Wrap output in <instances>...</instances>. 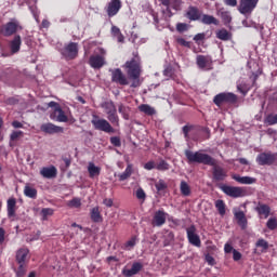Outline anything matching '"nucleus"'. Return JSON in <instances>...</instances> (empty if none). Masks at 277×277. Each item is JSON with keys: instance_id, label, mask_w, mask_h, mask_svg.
I'll return each mask as SVG.
<instances>
[{"instance_id": "nucleus-51", "label": "nucleus", "mask_w": 277, "mask_h": 277, "mask_svg": "<svg viewBox=\"0 0 277 277\" xmlns=\"http://www.w3.org/2000/svg\"><path fill=\"white\" fill-rule=\"evenodd\" d=\"M155 187L157 192H164V189H168V184L163 180H160L155 184Z\"/></svg>"}, {"instance_id": "nucleus-5", "label": "nucleus", "mask_w": 277, "mask_h": 277, "mask_svg": "<svg viewBox=\"0 0 277 277\" xmlns=\"http://www.w3.org/2000/svg\"><path fill=\"white\" fill-rule=\"evenodd\" d=\"M22 30L23 26H21V22H18L16 18H12L10 22L2 26L0 34L5 36V38H10V36H14V34Z\"/></svg>"}, {"instance_id": "nucleus-6", "label": "nucleus", "mask_w": 277, "mask_h": 277, "mask_svg": "<svg viewBox=\"0 0 277 277\" xmlns=\"http://www.w3.org/2000/svg\"><path fill=\"white\" fill-rule=\"evenodd\" d=\"M91 124H93L96 131H103L104 133H115L116 130L111 127V123L106 119H101L98 116L93 115V119L91 120Z\"/></svg>"}, {"instance_id": "nucleus-9", "label": "nucleus", "mask_w": 277, "mask_h": 277, "mask_svg": "<svg viewBox=\"0 0 277 277\" xmlns=\"http://www.w3.org/2000/svg\"><path fill=\"white\" fill-rule=\"evenodd\" d=\"M220 189H222L226 196H229L230 198H243V196H246V190L243 187L222 185L220 186Z\"/></svg>"}, {"instance_id": "nucleus-16", "label": "nucleus", "mask_w": 277, "mask_h": 277, "mask_svg": "<svg viewBox=\"0 0 277 277\" xmlns=\"http://www.w3.org/2000/svg\"><path fill=\"white\" fill-rule=\"evenodd\" d=\"M166 220H168V213L163 210H158L154 213L151 225L161 227L166 224Z\"/></svg>"}, {"instance_id": "nucleus-11", "label": "nucleus", "mask_w": 277, "mask_h": 277, "mask_svg": "<svg viewBox=\"0 0 277 277\" xmlns=\"http://www.w3.org/2000/svg\"><path fill=\"white\" fill-rule=\"evenodd\" d=\"M213 103L216 104L217 107H221L224 103H237V95L234 93H220L214 96Z\"/></svg>"}, {"instance_id": "nucleus-14", "label": "nucleus", "mask_w": 277, "mask_h": 277, "mask_svg": "<svg viewBox=\"0 0 277 277\" xmlns=\"http://www.w3.org/2000/svg\"><path fill=\"white\" fill-rule=\"evenodd\" d=\"M186 235L188 242L192 246H195L196 248H200L201 241H200V236L196 233V226L192 225L188 228H186Z\"/></svg>"}, {"instance_id": "nucleus-33", "label": "nucleus", "mask_w": 277, "mask_h": 277, "mask_svg": "<svg viewBox=\"0 0 277 277\" xmlns=\"http://www.w3.org/2000/svg\"><path fill=\"white\" fill-rule=\"evenodd\" d=\"M25 133L21 130L12 131L10 134V146H14V142H18V140H21V137H23Z\"/></svg>"}, {"instance_id": "nucleus-49", "label": "nucleus", "mask_w": 277, "mask_h": 277, "mask_svg": "<svg viewBox=\"0 0 277 277\" xmlns=\"http://www.w3.org/2000/svg\"><path fill=\"white\" fill-rule=\"evenodd\" d=\"M68 207L71 209H79L81 207V199L79 198H74L70 201H68Z\"/></svg>"}, {"instance_id": "nucleus-63", "label": "nucleus", "mask_w": 277, "mask_h": 277, "mask_svg": "<svg viewBox=\"0 0 277 277\" xmlns=\"http://www.w3.org/2000/svg\"><path fill=\"white\" fill-rule=\"evenodd\" d=\"M233 250H235V249L233 248V246H230V245H228V243H226V245L224 246V251L226 252V254H230V252H233Z\"/></svg>"}, {"instance_id": "nucleus-34", "label": "nucleus", "mask_w": 277, "mask_h": 277, "mask_svg": "<svg viewBox=\"0 0 277 277\" xmlns=\"http://www.w3.org/2000/svg\"><path fill=\"white\" fill-rule=\"evenodd\" d=\"M24 196L36 199L38 197V190L29 185H26L24 187Z\"/></svg>"}, {"instance_id": "nucleus-55", "label": "nucleus", "mask_w": 277, "mask_h": 277, "mask_svg": "<svg viewBox=\"0 0 277 277\" xmlns=\"http://www.w3.org/2000/svg\"><path fill=\"white\" fill-rule=\"evenodd\" d=\"M110 144H113V146H117V147L122 146V143L120 142V137H118V136L110 137Z\"/></svg>"}, {"instance_id": "nucleus-23", "label": "nucleus", "mask_w": 277, "mask_h": 277, "mask_svg": "<svg viewBox=\"0 0 277 277\" xmlns=\"http://www.w3.org/2000/svg\"><path fill=\"white\" fill-rule=\"evenodd\" d=\"M232 179L240 185H254V183H256V177L252 176H241L239 174H234Z\"/></svg>"}, {"instance_id": "nucleus-28", "label": "nucleus", "mask_w": 277, "mask_h": 277, "mask_svg": "<svg viewBox=\"0 0 277 277\" xmlns=\"http://www.w3.org/2000/svg\"><path fill=\"white\" fill-rule=\"evenodd\" d=\"M21 44H22V40H21V35H16L13 40L10 42V49H11V53H18V51H21Z\"/></svg>"}, {"instance_id": "nucleus-38", "label": "nucleus", "mask_w": 277, "mask_h": 277, "mask_svg": "<svg viewBox=\"0 0 277 277\" xmlns=\"http://www.w3.org/2000/svg\"><path fill=\"white\" fill-rule=\"evenodd\" d=\"M140 243V238L137 236H132L126 243L124 248L126 250H133L135 246Z\"/></svg>"}, {"instance_id": "nucleus-37", "label": "nucleus", "mask_w": 277, "mask_h": 277, "mask_svg": "<svg viewBox=\"0 0 277 277\" xmlns=\"http://www.w3.org/2000/svg\"><path fill=\"white\" fill-rule=\"evenodd\" d=\"M216 38L219 40H223L224 42H226V41L230 40L232 35H230V32H228V30L223 28V29H220L216 31Z\"/></svg>"}, {"instance_id": "nucleus-20", "label": "nucleus", "mask_w": 277, "mask_h": 277, "mask_svg": "<svg viewBox=\"0 0 277 277\" xmlns=\"http://www.w3.org/2000/svg\"><path fill=\"white\" fill-rule=\"evenodd\" d=\"M105 64V57L101 55H91L89 58V65L91 68H94L95 70H98L100 68H103Z\"/></svg>"}, {"instance_id": "nucleus-25", "label": "nucleus", "mask_w": 277, "mask_h": 277, "mask_svg": "<svg viewBox=\"0 0 277 277\" xmlns=\"http://www.w3.org/2000/svg\"><path fill=\"white\" fill-rule=\"evenodd\" d=\"M255 211L259 213L260 217L267 220V217H269V213H272V208L265 203L259 202L255 207Z\"/></svg>"}, {"instance_id": "nucleus-31", "label": "nucleus", "mask_w": 277, "mask_h": 277, "mask_svg": "<svg viewBox=\"0 0 277 277\" xmlns=\"http://www.w3.org/2000/svg\"><path fill=\"white\" fill-rule=\"evenodd\" d=\"M138 111H142V114H145V116H155V114H157L155 107L148 104H141L138 106Z\"/></svg>"}, {"instance_id": "nucleus-40", "label": "nucleus", "mask_w": 277, "mask_h": 277, "mask_svg": "<svg viewBox=\"0 0 277 277\" xmlns=\"http://www.w3.org/2000/svg\"><path fill=\"white\" fill-rule=\"evenodd\" d=\"M133 174V164H128L124 172L119 174V181H127Z\"/></svg>"}, {"instance_id": "nucleus-4", "label": "nucleus", "mask_w": 277, "mask_h": 277, "mask_svg": "<svg viewBox=\"0 0 277 277\" xmlns=\"http://www.w3.org/2000/svg\"><path fill=\"white\" fill-rule=\"evenodd\" d=\"M161 5L166 8V10L162 11V14H166L167 18H172V10H175V12H180L183 5V0H158Z\"/></svg>"}, {"instance_id": "nucleus-35", "label": "nucleus", "mask_w": 277, "mask_h": 277, "mask_svg": "<svg viewBox=\"0 0 277 277\" xmlns=\"http://www.w3.org/2000/svg\"><path fill=\"white\" fill-rule=\"evenodd\" d=\"M91 220L92 222H95V223L103 222V216L101 215V210L98 209V207H94L91 210Z\"/></svg>"}, {"instance_id": "nucleus-45", "label": "nucleus", "mask_w": 277, "mask_h": 277, "mask_svg": "<svg viewBox=\"0 0 277 277\" xmlns=\"http://www.w3.org/2000/svg\"><path fill=\"white\" fill-rule=\"evenodd\" d=\"M16 277H24L27 274V264L18 263V267L15 268Z\"/></svg>"}, {"instance_id": "nucleus-10", "label": "nucleus", "mask_w": 277, "mask_h": 277, "mask_svg": "<svg viewBox=\"0 0 277 277\" xmlns=\"http://www.w3.org/2000/svg\"><path fill=\"white\" fill-rule=\"evenodd\" d=\"M259 5V0H240L238 5V12L240 14H252Z\"/></svg>"}, {"instance_id": "nucleus-29", "label": "nucleus", "mask_w": 277, "mask_h": 277, "mask_svg": "<svg viewBox=\"0 0 277 277\" xmlns=\"http://www.w3.org/2000/svg\"><path fill=\"white\" fill-rule=\"evenodd\" d=\"M88 172H89L90 179L100 176L101 175V167H96V164H94V162H89Z\"/></svg>"}, {"instance_id": "nucleus-57", "label": "nucleus", "mask_w": 277, "mask_h": 277, "mask_svg": "<svg viewBox=\"0 0 277 277\" xmlns=\"http://www.w3.org/2000/svg\"><path fill=\"white\" fill-rule=\"evenodd\" d=\"M155 168H157L155 161H148L144 164L145 170H155Z\"/></svg>"}, {"instance_id": "nucleus-24", "label": "nucleus", "mask_w": 277, "mask_h": 277, "mask_svg": "<svg viewBox=\"0 0 277 277\" xmlns=\"http://www.w3.org/2000/svg\"><path fill=\"white\" fill-rule=\"evenodd\" d=\"M40 174L43 176V179H55V176H57V168L54 166L43 167L40 170Z\"/></svg>"}, {"instance_id": "nucleus-8", "label": "nucleus", "mask_w": 277, "mask_h": 277, "mask_svg": "<svg viewBox=\"0 0 277 277\" xmlns=\"http://www.w3.org/2000/svg\"><path fill=\"white\" fill-rule=\"evenodd\" d=\"M277 153L264 151L256 156L258 166H274L276 163Z\"/></svg>"}, {"instance_id": "nucleus-27", "label": "nucleus", "mask_w": 277, "mask_h": 277, "mask_svg": "<svg viewBox=\"0 0 277 277\" xmlns=\"http://www.w3.org/2000/svg\"><path fill=\"white\" fill-rule=\"evenodd\" d=\"M234 216L236 217L240 228L245 230L248 227V219H246V213L243 211H235Z\"/></svg>"}, {"instance_id": "nucleus-22", "label": "nucleus", "mask_w": 277, "mask_h": 277, "mask_svg": "<svg viewBox=\"0 0 277 277\" xmlns=\"http://www.w3.org/2000/svg\"><path fill=\"white\" fill-rule=\"evenodd\" d=\"M6 213L8 217L14 222V219L16 217V199L15 198H9L6 201Z\"/></svg>"}, {"instance_id": "nucleus-58", "label": "nucleus", "mask_w": 277, "mask_h": 277, "mask_svg": "<svg viewBox=\"0 0 277 277\" xmlns=\"http://www.w3.org/2000/svg\"><path fill=\"white\" fill-rule=\"evenodd\" d=\"M233 260L234 261H241V252H239L236 249H234L233 250Z\"/></svg>"}, {"instance_id": "nucleus-15", "label": "nucleus", "mask_w": 277, "mask_h": 277, "mask_svg": "<svg viewBox=\"0 0 277 277\" xmlns=\"http://www.w3.org/2000/svg\"><path fill=\"white\" fill-rule=\"evenodd\" d=\"M144 269V264L142 262H133L131 268H127L124 267L122 269V275L124 277H133V276H137V274Z\"/></svg>"}, {"instance_id": "nucleus-60", "label": "nucleus", "mask_w": 277, "mask_h": 277, "mask_svg": "<svg viewBox=\"0 0 277 277\" xmlns=\"http://www.w3.org/2000/svg\"><path fill=\"white\" fill-rule=\"evenodd\" d=\"M206 36H207V35H206L205 32L197 34V35L194 37V40H195V42H201V40H205Z\"/></svg>"}, {"instance_id": "nucleus-13", "label": "nucleus", "mask_w": 277, "mask_h": 277, "mask_svg": "<svg viewBox=\"0 0 277 277\" xmlns=\"http://www.w3.org/2000/svg\"><path fill=\"white\" fill-rule=\"evenodd\" d=\"M111 81L119 85H129L131 79H129V77L127 78V75L122 72V69L116 68L111 70Z\"/></svg>"}, {"instance_id": "nucleus-56", "label": "nucleus", "mask_w": 277, "mask_h": 277, "mask_svg": "<svg viewBox=\"0 0 277 277\" xmlns=\"http://www.w3.org/2000/svg\"><path fill=\"white\" fill-rule=\"evenodd\" d=\"M177 44H181V47H186L187 49L192 47V43H189V41L185 40L184 38H179Z\"/></svg>"}, {"instance_id": "nucleus-7", "label": "nucleus", "mask_w": 277, "mask_h": 277, "mask_svg": "<svg viewBox=\"0 0 277 277\" xmlns=\"http://www.w3.org/2000/svg\"><path fill=\"white\" fill-rule=\"evenodd\" d=\"M61 55L67 60H75L79 55V45L75 42H70L60 50Z\"/></svg>"}, {"instance_id": "nucleus-41", "label": "nucleus", "mask_w": 277, "mask_h": 277, "mask_svg": "<svg viewBox=\"0 0 277 277\" xmlns=\"http://www.w3.org/2000/svg\"><path fill=\"white\" fill-rule=\"evenodd\" d=\"M255 248H261V252H267V250H269V242L263 238H260L255 242Z\"/></svg>"}, {"instance_id": "nucleus-62", "label": "nucleus", "mask_w": 277, "mask_h": 277, "mask_svg": "<svg viewBox=\"0 0 277 277\" xmlns=\"http://www.w3.org/2000/svg\"><path fill=\"white\" fill-rule=\"evenodd\" d=\"M103 205H105V207L111 208V207H114V200L110 198H105L103 200Z\"/></svg>"}, {"instance_id": "nucleus-26", "label": "nucleus", "mask_w": 277, "mask_h": 277, "mask_svg": "<svg viewBox=\"0 0 277 277\" xmlns=\"http://www.w3.org/2000/svg\"><path fill=\"white\" fill-rule=\"evenodd\" d=\"M27 261H29V249L27 248H21L16 252V262L22 264H27Z\"/></svg>"}, {"instance_id": "nucleus-30", "label": "nucleus", "mask_w": 277, "mask_h": 277, "mask_svg": "<svg viewBox=\"0 0 277 277\" xmlns=\"http://www.w3.org/2000/svg\"><path fill=\"white\" fill-rule=\"evenodd\" d=\"M200 21L203 25H220V21H217L215 16L209 14L201 15Z\"/></svg>"}, {"instance_id": "nucleus-12", "label": "nucleus", "mask_w": 277, "mask_h": 277, "mask_svg": "<svg viewBox=\"0 0 277 277\" xmlns=\"http://www.w3.org/2000/svg\"><path fill=\"white\" fill-rule=\"evenodd\" d=\"M122 10V1L121 0H110L105 6V12L108 18H114Z\"/></svg>"}, {"instance_id": "nucleus-50", "label": "nucleus", "mask_w": 277, "mask_h": 277, "mask_svg": "<svg viewBox=\"0 0 277 277\" xmlns=\"http://www.w3.org/2000/svg\"><path fill=\"white\" fill-rule=\"evenodd\" d=\"M265 123L269 127L277 124V115H268L265 119Z\"/></svg>"}, {"instance_id": "nucleus-59", "label": "nucleus", "mask_w": 277, "mask_h": 277, "mask_svg": "<svg viewBox=\"0 0 277 277\" xmlns=\"http://www.w3.org/2000/svg\"><path fill=\"white\" fill-rule=\"evenodd\" d=\"M223 2L229 8H237V0H223Z\"/></svg>"}, {"instance_id": "nucleus-2", "label": "nucleus", "mask_w": 277, "mask_h": 277, "mask_svg": "<svg viewBox=\"0 0 277 277\" xmlns=\"http://www.w3.org/2000/svg\"><path fill=\"white\" fill-rule=\"evenodd\" d=\"M123 68L126 69L128 78L132 81L130 88H140V85H142V80L140 79V77H142V60L140 55L134 53L133 57L126 62Z\"/></svg>"}, {"instance_id": "nucleus-36", "label": "nucleus", "mask_w": 277, "mask_h": 277, "mask_svg": "<svg viewBox=\"0 0 277 277\" xmlns=\"http://www.w3.org/2000/svg\"><path fill=\"white\" fill-rule=\"evenodd\" d=\"M111 36L117 38V42H124V35H122V31H120L118 26L111 27Z\"/></svg>"}, {"instance_id": "nucleus-18", "label": "nucleus", "mask_w": 277, "mask_h": 277, "mask_svg": "<svg viewBox=\"0 0 277 277\" xmlns=\"http://www.w3.org/2000/svg\"><path fill=\"white\" fill-rule=\"evenodd\" d=\"M196 63L198 68L209 70L211 69V64H213V61L211 60V56L197 55Z\"/></svg>"}, {"instance_id": "nucleus-61", "label": "nucleus", "mask_w": 277, "mask_h": 277, "mask_svg": "<svg viewBox=\"0 0 277 277\" xmlns=\"http://www.w3.org/2000/svg\"><path fill=\"white\" fill-rule=\"evenodd\" d=\"M206 262L208 263V265H215V259L212 255L207 254Z\"/></svg>"}, {"instance_id": "nucleus-3", "label": "nucleus", "mask_w": 277, "mask_h": 277, "mask_svg": "<svg viewBox=\"0 0 277 277\" xmlns=\"http://www.w3.org/2000/svg\"><path fill=\"white\" fill-rule=\"evenodd\" d=\"M100 107L104 109L105 114L107 115V120L115 124L116 127L120 126V118L118 117V110L116 109V104L114 101H106L103 102Z\"/></svg>"}, {"instance_id": "nucleus-39", "label": "nucleus", "mask_w": 277, "mask_h": 277, "mask_svg": "<svg viewBox=\"0 0 277 277\" xmlns=\"http://www.w3.org/2000/svg\"><path fill=\"white\" fill-rule=\"evenodd\" d=\"M180 192H181L182 196H190L192 187H189V184H187V182L182 181L180 184Z\"/></svg>"}, {"instance_id": "nucleus-21", "label": "nucleus", "mask_w": 277, "mask_h": 277, "mask_svg": "<svg viewBox=\"0 0 277 277\" xmlns=\"http://www.w3.org/2000/svg\"><path fill=\"white\" fill-rule=\"evenodd\" d=\"M51 120H56V122H68V117L66 113L62 110V107L53 109V113L50 115Z\"/></svg>"}, {"instance_id": "nucleus-52", "label": "nucleus", "mask_w": 277, "mask_h": 277, "mask_svg": "<svg viewBox=\"0 0 277 277\" xmlns=\"http://www.w3.org/2000/svg\"><path fill=\"white\" fill-rule=\"evenodd\" d=\"M174 241V233L172 232H169L166 236V239L163 241V246L167 247V246H170V243Z\"/></svg>"}, {"instance_id": "nucleus-32", "label": "nucleus", "mask_w": 277, "mask_h": 277, "mask_svg": "<svg viewBox=\"0 0 277 277\" xmlns=\"http://www.w3.org/2000/svg\"><path fill=\"white\" fill-rule=\"evenodd\" d=\"M251 88L252 87L248 84L246 80H239V82L237 83V90L240 94H243V96H246V94L250 92Z\"/></svg>"}, {"instance_id": "nucleus-48", "label": "nucleus", "mask_w": 277, "mask_h": 277, "mask_svg": "<svg viewBox=\"0 0 277 277\" xmlns=\"http://www.w3.org/2000/svg\"><path fill=\"white\" fill-rule=\"evenodd\" d=\"M266 226L269 230H276L277 229V219L276 217H271L267 221Z\"/></svg>"}, {"instance_id": "nucleus-46", "label": "nucleus", "mask_w": 277, "mask_h": 277, "mask_svg": "<svg viewBox=\"0 0 277 277\" xmlns=\"http://www.w3.org/2000/svg\"><path fill=\"white\" fill-rule=\"evenodd\" d=\"M118 111L119 114H121L124 120H129V108L127 106H124L123 104H120Z\"/></svg>"}, {"instance_id": "nucleus-43", "label": "nucleus", "mask_w": 277, "mask_h": 277, "mask_svg": "<svg viewBox=\"0 0 277 277\" xmlns=\"http://www.w3.org/2000/svg\"><path fill=\"white\" fill-rule=\"evenodd\" d=\"M219 16H221L222 21L225 24H228V23H230L233 21V17L230 16V12L225 11L224 9H221L219 11Z\"/></svg>"}, {"instance_id": "nucleus-17", "label": "nucleus", "mask_w": 277, "mask_h": 277, "mask_svg": "<svg viewBox=\"0 0 277 277\" xmlns=\"http://www.w3.org/2000/svg\"><path fill=\"white\" fill-rule=\"evenodd\" d=\"M41 131L43 133H48L49 135H53L55 133H63L64 132V128L60 127V126H55L53 123H43L40 127Z\"/></svg>"}, {"instance_id": "nucleus-1", "label": "nucleus", "mask_w": 277, "mask_h": 277, "mask_svg": "<svg viewBox=\"0 0 277 277\" xmlns=\"http://www.w3.org/2000/svg\"><path fill=\"white\" fill-rule=\"evenodd\" d=\"M184 155L188 163H202L203 166H212V176L213 181H226L228 177V172L221 166H217V161L208 154L202 151H192L186 149Z\"/></svg>"}, {"instance_id": "nucleus-47", "label": "nucleus", "mask_w": 277, "mask_h": 277, "mask_svg": "<svg viewBox=\"0 0 277 277\" xmlns=\"http://www.w3.org/2000/svg\"><path fill=\"white\" fill-rule=\"evenodd\" d=\"M53 213H55V210H53L52 208H43L41 210L42 220H47L48 217H51Z\"/></svg>"}, {"instance_id": "nucleus-42", "label": "nucleus", "mask_w": 277, "mask_h": 277, "mask_svg": "<svg viewBox=\"0 0 277 277\" xmlns=\"http://www.w3.org/2000/svg\"><path fill=\"white\" fill-rule=\"evenodd\" d=\"M214 205L220 215H226V203H224V200L217 199Z\"/></svg>"}, {"instance_id": "nucleus-19", "label": "nucleus", "mask_w": 277, "mask_h": 277, "mask_svg": "<svg viewBox=\"0 0 277 277\" xmlns=\"http://www.w3.org/2000/svg\"><path fill=\"white\" fill-rule=\"evenodd\" d=\"M185 16L188 21H200L202 18V12L197 6L190 5L186 10Z\"/></svg>"}, {"instance_id": "nucleus-44", "label": "nucleus", "mask_w": 277, "mask_h": 277, "mask_svg": "<svg viewBox=\"0 0 277 277\" xmlns=\"http://www.w3.org/2000/svg\"><path fill=\"white\" fill-rule=\"evenodd\" d=\"M156 170H159V172H166V171L170 170V163H168V161L161 159L156 164Z\"/></svg>"}, {"instance_id": "nucleus-54", "label": "nucleus", "mask_w": 277, "mask_h": 277, "mask_svg": "<svg viewBox=\"0 0 277 277\" xmlns=\"http://www.w3.org/2000/svg\"><path fill=\"white\" fill-rule=\"evenodd\" d=\"M136 198H137V200H142V202H144V200H146V193L144 192L143 188H137Z\"/></svg>"}, {"instance_id": "nucleus-64", "label": "nucleus", "mask_w": 277, "mask_h": 277, "mask_svg": "<svg viewBox=\"0 0 277 277\" xmlns=\"http://www.w3.org/2000/svg\"><path fill=\"white\" fill-rule=\"evenodd\" d=\"M12 127L14 129H23V123L21 121L15 120V121L12 122Z\"/></svg>"}, {"instance_id": "nucleus-53", "label": "nucleus", "mask_w": 277, "mask_h": 277, "mask_svg": "<svg viewBox=\"0 0 277 277\" xmlns=\"http://www.w3.org/2000/svg\"><path fill=\"white\" fill-rule=\"evenodd\" d=\"M187 29H189V25H187L186 23H177L176 24V30L180 34H183V31H187Z\"/></svg>"}]
</instances>
